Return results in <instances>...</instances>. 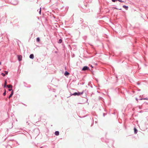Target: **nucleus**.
<instances>
[{"instance_id":"18","label":"nucleus","mask_w":148,"mask_h":148,"mask_svg":"<svg viewBox=\"0 0 148 148\" xmlns=\"http://www.w3.org/2000/svg\"><path fill=\"white\" fill-rule=\"evenodd\" d=\"M145 100V99H148H148H147V98H141L140 99V100Z\"/></svg>"},{"instance_id":"6","label":"nucleus","mask_w":148,"mask_h":148,"mask_svg":"<svg viewBox=\"0 0 148 148\" xmlns=\"http://www.w3.org/2000/svg\"><path fill=\"white\" fill-rule=\"evenodd\" d=\"M29 58L32 59H33L34 58V55L33 54H32L29 55Z\"/></svg>"},{"instance_id":"26","label":"nucleus","mask_w":148,"mask_h":148,"mask_svg":"<svg viewBox=\"0 0 148 148\" xmlns=\"http://www.w3.org/2000/svg\"><path fill=\"white\" fill-rule=\"evenodd\" d=\"M55 53H57V51H55Z\"/></svg>"},{"instance_id":"31","label":"nucleus","mask_w":148,"mask_h":148,"mask_svg":"<svg viewBox=\"0 0 148 148\" xmlns=\"http://www.w3.org/2000/svg\"><path fill=\"white\" fill-rule=\"evenodd\" d=\"M119 10H121V9H119Z\"/></svg>"},{"instance_id":"24","label":"nucleus","mask_w":148,"mask_h":148,"mask_svg":"<svg viewBox=\"0 0 148 148\" xmlns=\"http://www.w3.org/2000/svg\"><path fill=\"white\" fill-rule=\"evenodd\" d=\"M7 84V81H6V80H5L4 84H6V85Z\"/></svg>"},{"instance_id":"9","label":"nucleus","mask_w":148,"mask_h":148,"mask_svg":"<svg viewBox=\"0 0 148 148\" xmlns=\"http://www.w3.org/2000/svg\"><path fill=\"white\" fill-rule=\"evenodd\" d=\"M134 132L135 134H136L137 133L138 130L136 128H134Z\"/></svg>"},{"instance_id":"19","label":"nucleus","mask_w":148,"mask_h":148,"mask_svg":"<svg viewBox=\"0 0 148 148\" xmlns=\"http://www.w3.org/2000/svg\"><path fill=\"white\" fill-rule=\"evenodd\" d=\"M5 74H7V75L8 74V71H5Z\"/></svg>"},{"instance_id":"29","label":"nucleus","mask_w":148,"mask_h":148,"mask_svg":"<svg viewBox=\"0 0 148 148\" xmlns=\"http://www.w3.org/2000/svg\"><path fill=\"white\" fill-rule=\"evenodd\" d=\"M136 100L137 101L138 99H137V98H136Z\"/></svg>"},{"instance_id":"12","label":"nucleus","mask_w":148,"mask_h":148,"mask_svg":"<svg viewBox=\"0 0 148 148\" xmlns=\"http://www.w3.org/2000/svg\"><path fill=\"white\" fill-rule=\"evenodd\" d=\"M40 38L39 37H38L36 39V41L37 42H39L40 41Z\"/></svg>"},{"instance_id":"3","label":"nucleus","mask_w":148,"mask_h":148,"mask_svg":"<svg viewBox=\"0 0 148 148\" xmlns=\"http://www.w3.org/2000/svg\"><path fill=\"white\" fill-rule=\"evenodd\" d=\"M18 60L19 61H21L22 60V56L21 55H18Z\"/></svg>"},{"instance_id":"5","label":"nucleus","mask_w":148,"mask_h":148,"mask_svg":"<svg viewBox=\"0 0 148 148\" xmlns=\"http://www.w3.org/2000/svg\"><path fill=\"white\" fill-rule=\"evenodd\" d=\"M13 90H12V91L11 92V93L9 96L8 97V98L9 99H10L13 95Z\"/></svg>"},{"instance_id":"28","label":"nucleus","mask_w":148,"mask_h":148,"mask_svg":"<svg viewBox=\"0 0 148 148\" xmlns=\"http://www.w3.org/2000/svg\"><path fill=\"white\" fill-rule=\"evenodd\" d=\"M105 114L104 113L103 114V115L104 116H105Z\"/></svg>"},{"instance_id":"7","label":"nucleus","mask_w":148,"mask_h":148,"mask_svg":"<svg viewBox=\"0 0 148 148\" xmlns=\"http://www.w3.org/2000/svg\"><path fill=\"white\" fill-rule=\"evenodd\" d=\"M54 134L56 136H58L59 134V132L58 131H56L55 132Z\"/></svg>"},{"instance_id":"16","label":"nucleus","mask_w":148,"mask_h":148,"mask_svg":"<svg viewBox=\"0 0 148 148\" xmlns=\"http://www.w3.org/2000/svg\"><path fill=\"white\" fill-rule=\"evenodd\" d=\"M1 74L3 77H5V74L3 73H2Z\"/></svg>"},{"instance_id":"22","label":"nucleus","mask_w":148,"mask_h":148,"mask_svg":"<svg viewBox=\"0 0 148 148\" xmlns=\"http://www.w3.org/2000/svg\"><path fill=\"white\" fill-rule=\"evenodd\" d=\"M8 90V91H12V88H11V89H9Z\"/></svg>"},{"instance_id":"11","label":"nucleus","mask_w":148,"mask_h":148,"mask_svg":"<svg viewBox=\"0 0 148 148\" xmlns=\"http://www.w3.org/2000/svg\"><path fill=\"white\" fill-rule=\"evenodd\" d=\"M7 87L9 88H12V86L11 85H7Z\"/></svg>"},{"instance_id":"15","label":"nucleus","mask_w":148,"mask_h":148,"mask_svg":"<svg viewBox=\"0 0 148 148\" xmlns=\"http://www.w3.org/2000/svg\"><path fill=\"white\" fill-rule=\"evenodd\" d=\"M18 3V2L17 1H16L15 3H12V4H13V5H16Z\"/></svg>"},{"instance_id":"20","label":"nucleus","mask_w":148,"mask_h":148,"mask_svg":"<svg viewBox=\"0 0 148 148\" xmlns=\"http://www.w3.org/2000/svg\"><path fill=\"white\" fill-rule=\"evenodd\" d=\"M99 100H100V99L101 100V99H103V98H102V97H99Z\"/></svg>"},{"instance_id":"30","label":"nucleus","mask_w":148,"mask_h":148,"mask_svg":"<svg viewBox=\"0 0 148 148\" xmlns=\"http://www.w3.org/2000/svg\"><path fill=\"white\" fill-rule=\"evenodd\" d=\"M1 64V62H0V65Z\"/></svg>"},{"instance_id":"1","label":"nucleus","mask_w":148,"mask_h":148,"mask_svg":"<svg viewBox=\"0 0 148 148\" xmlns=\"http://www.w3.org/2000/svg\"><path fill=\"white\" fill-rule=\"evenodd\" d=\"M83 92H75L73 94H72V95H73L74 96L78 95L79 96L80 95H81L83 93Z\"/></svg>"},{"instance_id":"27","label":"nucleus","mask_w":148,"mask_h":148,"mask_svg":"<svg viewBox=\"0 0 148 148\" xmlns=\"http://www.w3.org/2000/svg\"><path fill=\"white\" fill-rule=\"evenodd\" d=\"M115 9H118L117 8H115Z\"/></svg>"},{"instance_id":"23","label":"nucleus","mask_w":148,"mask_h":148,"mask_svg":"<svg viewBox=\"0 0 148 148\" xmlns=\"http://www.w3.org/2000/svg\"><path fill=\"white\" fill-rule=\"evenodd\" d=\"M112 1L113 2H115L117 1V0H112Z\"/></svg>"},{"instance_id":"13","label":"nucleus","mask_w":148,"mask_h":148,"mask_svg":"<svg viewBox=\"0 0 148 148\" xmlns=\"http://www.w3.org/2000/svg\"><path fill=\"white\" fill-rule=\"evenodd\" d=\"M62 42V40L61 39H60L58 41V42L59 43H61Z\"/></svg>"},{"instance_id":"8","label":"nucleus","mask_w":148,"mask_h":148,"mask_svg":"<svg viewBox=\"0 0 148 148\" xmlns=\"http://www.w3.org/2000/svg\"><path fill=\"white\" fill-rule=\"evenodd\" d=\"M123 8H125L126 10H127L128 9V6L126 5H123Z\"/></svg>"},{"instance_id":"25","label":"nucleus","mask_w":148,"mask_h":148,"mask_svg":"<svg viewBox=\"0 0 148 148\" xmlns=\"http://www.w3.org/2000/svg\"><path fill=\"white\" fill-rule=\"evenodd\" d=\"M6 86H7V85H6V84H4V88H5L6 87Z\"/></svg>"},{"instance_id":"2","label":"nucleus","mask_w":148,"mask_h":148,"mask_svg":"<svg viewBox=\"0 0 148 148\" xmlns=\"http://www.w3.org/2000/svg\"><path fill=\"white\" fill-rule=\"evenodd\" d=\"M88 70H90L89 68L88 67L86 66H84L82 69V70L83 71H86Z\"/></svg>"},{"instance_id":"21","label":"nucleus","mask_w":148,"mask_h":148,"mask_svg":"<svg viewBox=\"0 0 148 148\" xmlns=\"http://www.w3.org/2000/svg\"><path fill=\"white\" fill-rule=\"evenodd\" d=\"M117 1H119L120 2H123V1H121V0H117Z\"/></svg>"},{"instance_id":"17","label":"nucleus","mask_w":148,"mask_h":148,"mask_svg":"<svg viewBox=\"0 0 148 148\" xmlns=\"http://www.w3.org/2000/svg\"><path fill=\"white\" fill-rule=\"evenodd\" d=\"M39 14H41V8H40V11L39 12Z\"/></svg>"},{"instance_id":"4","label":"nucleus","mask_w":148,"mask_h":148,"mask_svg":"<svg viewBox=\"0 0 148 148\" xmlns=\"http://www.w3.org/2000/svg\"><path fill=\"white\" fill-rule=\"evenodd\" d=\"M88 26V23H84L82 25V28H84L86 26Z\"/></svg>"},{"instance_id":"10","label":"nucleus","mask_w":148,"mask_h":148,"mask_svg":"<svg viewBox=\"0 0 148 148\" xmlns=\"http://www.w3.org/2000/svg\"><path fill=\"white\" fill-rule=\"evenodd\" d=\"M69 73L67 71H66L64 73V75L66 76L68 75H69Z\"/></svg>"},{"instance_id":"14","label":"nucleus","mask_w":148,"mask_h":148,"mask_svg":"<svg viewBox=\"0 0 148 148\" xmlns=\"http://www.w3.org/2000/svg\"><path fill=\"white\" fill-rule=\"evenodd\" d=\"M6 90L5 89L4 90V92L3 94V95L4 96H5L6 95Z\"/></svg>"}]
</instances>
